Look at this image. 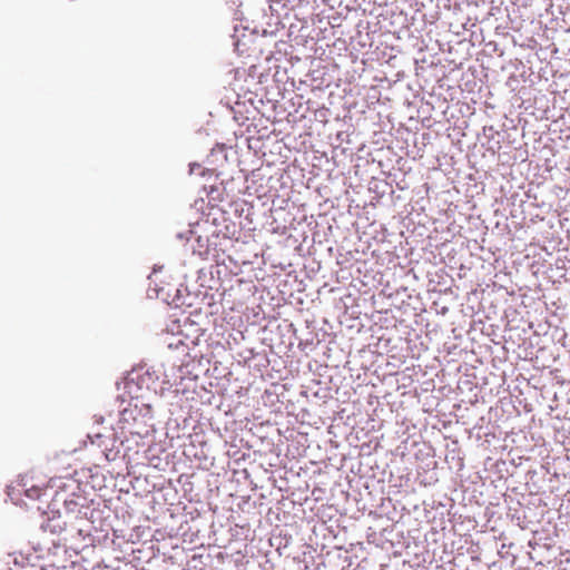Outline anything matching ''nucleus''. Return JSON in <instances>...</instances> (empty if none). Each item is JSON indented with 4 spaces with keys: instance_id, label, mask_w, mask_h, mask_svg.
<instances>
[{
    "instance_id": "6",
    "label": "nucleus",
    "mask_w": 570,
    "mask_h": 570,
    "mask_svg": "<svg viewBox=\"0 0 570 570\" xmlns=\"http://www.w3.org/2000/svg\"><path fill=\"white\" fill-rule=\"evenodd\" d=\"M196 167H197V168H200V166H199V165H197V164H193V165H190V173H194V170H196Z\"/></svg>"
},
{
    "instance_id": "4",
    "label": "nucleus",
    "mask_w": 570,
    "mask_h": 570,
    "mask_svg": "<svg viewBox=\"0 0 570 570\" xmlns=\"http://www.w3.org/2000/svg\"><path fill=\"white\" fill-rule=\"evenodd\" d=\"M9 557L12 558V562L17 567H21V568H24L27 566L30 568L33 567V563H32L33 554L31 552H29L27 554L19 552V553L10 554Z\"/></svg>"
},
{
    "instance_id": "3",
    "label": "nucleus",
    "mask_w": 570,
    "mask_h": 570,
    "mask_svg": "<svg viewBox=\"0 0 570 570\" xmlns=\"http://www.w3.org/2000/svg\"><path fill=\"white\" fill-rule=\"evenodd\" d=\"M91 440L92 444H97L102 449L105 458L107 461H115L119 455V446L116 445L117 440L111 436H105L100 433H96L95 435H88Z\"/></svg>"
},
{
    "instance_id": "1",
    "label": "nucleus",
    "mask_w": 570,
    "mask_h": 570,
    "mask_svg": "<svg viewBox=\"0 0 570 570\" xmlns=\"http://www.w3.org/2000/svg\"><path fill=\"white\" fill-rule=\"evenodd\" d=\"M151 421L153 411L149 404L138 400L129 402L128 405L119 412L118 429L121 434H124V440L120 441V444L126 446L127 450H131L132 448L129 445L130 439L127 434L132 439L142 440L150 433L153 426Z\"/></svg>"
},
{
    "instance_id": "7",
    "label": "nucleus",
    "mask_w": 570,
    "mask_h": 570,
    "mask_svg": "<svg viewBox=\"0 0 570 570\" xmlns=\"http://www.w3.org/2000/svg\"><path fill=\"white\" fill-rule=\"evenodd\" d=\"M178 345H184L183 342L179 340L177 344H175L176 347H178ZM174 346V343H168V347H173Z\"/></svg>"
},
{
    "instance_id": "5",
    "label": "nucleus",
    "mask_w": 570,
    "mask_h": 570,
    "mask_svg": "<svg viewBox=\"0 0 570 570\" xmlns=\"http://www.w3.org/2000/svg\"><path fill=\"white\" fill-rule=\"evenodd\" d=\"M513 43H514V45H520V46H528V47H531V45H530V43L519 42L515 38H513Z\"/></svg>"
},
{
    "instance_id": "2",
    "label": "nucleus",
    "mask_w": 570,
    "mask_h": 570,
    "mask_svg": "<svg viewBox=\"0 0 570 570\" xmlns=\"http://www.w3.org/2000/svg\"><path fill=\"white\" fill-rule=\"evenodd\" d=\"M35 494L36 482L32 473L21 475L16 483L8 487V497L16 505L29 508V502H33Z\"/></svg>"
}]
</instances>
